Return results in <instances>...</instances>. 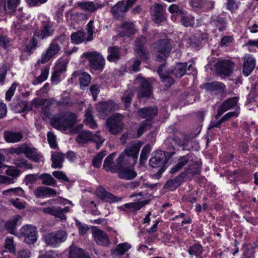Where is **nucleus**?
<instances>
[{
	"label": "nucleus",
	"mask_w": 258,
	"mask_h": 258,
	"mask_svg": "<svg viewBox=\"0 0 258 258\" xmlns=\"http://www.w3.org/2000/svg\"><path fill=\"white\" fill-rule=\"evenodd\" d=\"M120 49L117 46H111L108 48V53L107 59L110 62H116L120 58Z\"/></svg>",
	"instance_id": "obj_35"
},
{
	"label": "nucleus",
	"mask_w": 258,
	"mask_h": 258,
	"mask_svg": "<svg viewBox=\"0 0 258 258\" xmlns=\"http://www.w3.org/2000/svg\"><path fill=\"white\" fill-rule=\"evenodd\" d=\"M151 121L146 119L143 121L138 130V136H141L144 133L150 129Z\"/></svg>",
	"instance_id": "obj_50"
},
{
	"label": "nucleus",
	"mask_w": 258,
	"mask_h": 258,
	"mask_svg": "<svg viewBox=\"0 0 258 258\" xmlns=\"http://www.w3.org/2000/svg\"><path fill=\"white\" fill-rule=\"evenodd\" d=\"M106 155L105 151H101L97 154L92 160V165L94 167L99 168L100 167L102 159Z\"/></svg>",
	"instance_id": "obj_51"
},
{
	"label": "nucleus",
	"mask_w": 258,
	"mask_h": 258,
	"mask_svg": "<svg viewBox=\"0 0 258 258\" xmlns=\"http://www.w3.org/2000/svg\"><path fill=\"white\" fill-rule=\"evenodd\" d=\"M134 93L132 90H127L122 96V101L124 103L125 107H128L131 103Z\"/></svg>",
	"instance_id": "obj_52"
},
{
	"label": "nucleus",
	"mask_w": 258,
	"mask_h": 258,
	"mask_svg": "<svg viewBox=\"0 0 258 258\" xmlns=\"http://www.w3.org/2000/svg\"><path fill=\"white\" fill-rule=\"evenodd\" d=\"M165 64H161L158 69L157 72L162 79V81L165 83V85L168 87L174 84V81L172 78L168 75L169 74L171 73L170 72L168 71L167 72V74H165Z\"/></svg>",
	"instance_id": "obj_30"
},
{
	"label": "nucleus",
	"mask_w": 258,
	"mask_h": 258,
	"mask_svg": "<svg viewBox=\"0 0 258 258\" xmlns=\"http://www.w3.org/2000/svg\"><path fill=\"white\" fill-rule=\"evenodd\" d=\"M116 155L115 153H113L108 156L105 159L103 163V169H104L107 172H111L112 173H115L118 170V165L113 164L114 158Z\"/></svg>",
	"instance_id": "obj_28"
},
{
	"label": "nucleus",
	"mask_w": 258,
	"mask_h": 258,
	"mask_svg": "<svg viewBox=\"0 0 258 258\" xmlns=\"http://www.w3.org/2000/svg\"><path fill=\"white\" fill-rule=\"evenodd\" d=\"M168 153L162 151H157L155 156L149 160V165L153 168H161L157 172L158 176L165 170L166 164L168 160Z\"/></svg>",
	"instance_id": "obj_5"
},
{
	"label": "nucleus",
	"mask_w": 258,
	"mask_h": 258,
	"mask_svg": "<svg viewBox=\"0 0 258 258\" xmlns=\"http://www.w3.org/2000/svg\"><path fill=\"white\" fill-rule=\"evenodd\" d=\"M153 20L156 23H160L165 19V9L161 4H156L153 9Z\"/></svg>",
	"instance_id": "obj_24"
},
{
	"label": "nucleus",
	"mask_w": 258,
	"mask_h": 258,
	"mask_svg": "<svg viewBox=\"0 0 258 258\" xmlns=\"http://www.w3.org/2000/svg\"><path fill=\"white\" fill-rule=\"evenodd\" d=\"M23 193V190L21 187L11 188L3 191V195L5 196H11L12 194L20 195Z\"/></svg>",
	"instance_id": "obj_55"
},
{
	"label": "nucleus",
	"mask_w": 258,
	"mask_h": 258,
	"mask_svg": "<svg viewBox=\"0 0 258 258\" xmlns=\"http://www.w3.org/2000/svg\"><path fill=\"white\" fill-rule=\"evenodd\" d=\"M61 50V47L55 41H52L45 53H43L38 62L45 63L54 57Z\"/></svg>",
	"instance_id": "obj_14"
},
{
	"label": "nucleus",
	"mask_w": 258,
	"mask_h": 258,
	"mask_svg": "<svg viewBox=\"0 0 258 258\" xmlns=\"http://www.w3.org/2000/svg\"><path fill=\"white\" fill-rule=\"evenodd\" d=\"M181 22L185 27L192 26L195 24V18L191 15H187L181 12Z\"/></svg>",
	"instance_id": "obj_44"
},
{
	"label": "nucleus",
	"mask_w": 258,
	"mask_h": 258,
	"mask_svg": "<svg viewBox=\"0 0 258 258\" xmlns=\"http://www.w3.org/2000/svg\"><path fill=\"white\" fill-rule=\"evenodd\" d=\"M18 85V83H14L6 93V100L10 101L12 97L14 95L16 88Z\"/></svg>",
	"instance_id": "obj_56"
},
{
	"label": "nucleus",
	"mask_w": 258,
	"mask_h": 258,
	"mask_svg": "<svg viewBox=\"0 0 258 258\" xmlns=\"http://www.w3.org/2000/svg\"><path fill=\"white\" fill-rule=\"evenodd\" d=\"M92 234L96 242L100 245L106 246L109 243V240L105 232L96 227L92 228Z\"/></svg>",
	"instance_id": "obj_21"
},
{
	"label": "nucleus",
	"mask_w": 258,
	"mask_h": 258,
	"mask_svg": "<svg viewBox=\"0 0 258 258\" xmlns=\"http://www.w3.org/2000/svg\"><path fill=\"white\" fill-rule=\"evenodd\" d=\"M21 219V217L18 215L13 217L5 223L6 229L8 230L11 234L16 235L17 233L16 225Z\"/></svg>",
	"instance_id": "obj_31"
},
{
	"label": "nucleus",
	"mask_w": 258,
	"mask_h": 258,
	"mask_svg": "<svg viewBox=\"0 0 258 258\" xmlns=\"http://www.w3.org/2000/svg\"><path fill=\"white\" fill-rule=\"evenodd\" d=\"M82 56L88 59L89 66L95 71H102L105 66V59L102 55L97 51L86 52Z\"/></svg>",
	"instance_id": "obj_6"
},
{
	"label": "nucleus",
	"mask_w": 258,
	"mask_h": 258,
	"mask_svg": "<svg viewBox=\"0 0 258 258\" xmlns=\"http://www.w3.org/2000/svg\"><path fill=\"white\" fill-rule=\"evenodd\" d=\"M118 108V105L112 101L99 103L96 107L97 110L99 112L105 114L117 110Z\"/></svg>",
	"instance_id": "obj_26"
},
{
	"label": "nucleus",
	"mask_w": 258,
	"mask_h": 258,
	"mask_svg": "<svg viewBox=\"0 0 258 258\" xmlns=\"http://www.w3.org/2000/svg\"><path fill=\"white\" fill-rule=\"evenodd\" d=\"M77 5L82 10L89 12H93L103 6L102 4H97L95 5L93 2H78Z\"/></svg>",
	"instance_id": "obj_29"
},
{
	"label": "nucleus",
	"mask_w": 258,
	"mask_h": 258,
	"mask_svg": "<svg viewBox=\"0 0 258 258\" xmlns=\"http://www.w3.org/2000/svg\"><path fill=\"white\" fill-rule=\"evenodd\" d=\"M16 258H30L31 252L28 249H21L16 254Z\"/></svg>",
	"instance_id": "obj_64"
},
{
	"label": "nucleus",
	"mask_w": 258,
	"mask_h": 258,
	"mask_svg": "<svg viewBox=\"0 0 258 258\" xmlns=\"http://www.w3.org/2000/svg\"><path fill=\"white\" fill-rule=\"evenodd\" d=\"M76 119L75 113L70 112L60 113L53 117L52 126L60 131H65L72 127Z\"/></svg>",
	"instance_id": "obj_2"
},
{
	"label": "nucleus",
	"mask_w": 258,
	"mask_h": 258,
	"mask_svg": "<svg viewBox=\"0 0 258 258\" xmlns=\"http://www.w3.org/2000/svg\"><path fill=\"white\" fill-rule=\"evenodd\" d=\"M122 31L120 33L122 36H128L135 33L134 25L132 22H124L122 25Z\"/></svg>",
	"instance_id": "obj_42"
},
{
	"label": "nucleus",
	"mask_w": 258,
	"mask_h": 258,
	"mask_svg": "<svg viewBox=\"0 0 258 258\" xmlns=\"http://www.w3.org/2000/svg\"><path fill=\"white\" fill-rule=\"evenodd\" d=\"M149 201H142L135 203H130L124 204V206L127 209H133L135 211L140 210L143 207L147 205Z\"/></svg>",
	"instance_id": "obj_47"
},
{
	"label": "nucleus",
	"mask_w": 258,
	"mask_h": 258,
	"mask_svg": "<svg viewBox=\"0 0 258 258\" xmlns=\"http://www.w3.org/2000/svg\"><path fill=\"white\" fill-rule=\"evenodd\" d=\"M189 143L196 144L192 142L187 135H183L179 132H176L172 136H169L165 141V144L169 150H173L171 152V155L175 153V147L177 145L179 147H183V150H190Z\"/></svg>",
	"instance_id": "obj_3"
},
{
	"label": "nucleus",
	"mask_w": 258,
	"mask_h": 258,
	"mask_svg": "<svg viewBox=\"0 0 258 258\" xmlns=\"http://www.w3.org/2000/svg\"><path fill=\"white\" fill-rule=\"evenodd\" d=\"M97 196L104 201L111 200L112 202H118L121 200V198L115 197L111 194L106 191L104 188H100L97 191Z\"/></svg>",
	"instance_id": "obj_37"
},
{
	"label": "nucleus",
	"mask_w": 258,
	"mask_h": 258,
	"mask_svg": "<svg viewBox=\"0 0 258 258\" xmlns=\"http://www.w3.org/2000/svg\"><path fill=\"white\" fill-rule=\"evenodd\" d=\"M191 158V156L190 154H187L180 157L178 159L177 163L171 168L170 172L174 173L181 170L189 162Z\"/></svg>",
	"instance_id": "obj_33"
},
{
	"label": "nucleus",
	"mask_w": 258,
	"mask_h": 258,
	"mask_svg": "<svg viewBox=\"0 0 258 258\" xmlns=\"http://www.w3.org/2000/svg\"><path fill=\"white\" fill-rule=\"evenodd\" d=\"M210 24L216 27L220 32L225 31L227 26L226 19L219 16L213 15L210 22Z\"/></svg>",
	"instance_id": "obj_27"
},
{
	"label": "nucleus",
	"mask_w": 258,
	"mask_h": 258,
	"mask_svg": "<svg viewBox=\"0 0 258 258\" xmlns=\"http://www.w3.org/2000/svg\"><path fill=\"white\" fill-rule=\"evenodd\" d=\"M233 40V37L231 36H225L222 38L220 45L221 47H225L230 45Z\"/></svg>",
	"instance_id": "obj_63"
},
{
	"label": "nucleus",
	"mask_w": 258,
	"mask_h": 258,
	"mask_svg": "<svg viewBox=\"0 0 258 258\" xmlns=\"http://www.w3.org/2000/svg\"><path fill=\"white\" fill-rule=\"evenodd\" d=\"M194 70L192 64L187 66L186 62L178 63L174 66V69L170 72L173 76L176 78H181L186 74L187 71H191Z\"/></svg>",
	"instance_id": "obj_20"
},
{
	"label": "nucleus",
	"mask_w": 258,
	"mask_h": 258,
	"mask_svg": "<svg viewBox=\"0 0 258 258\" xmlns=\"http://www.w3.org/2000/svg\"><path fill=\"white\" fill-rule=\"evenodd\" d=\"M25 156L35 162H39L42 158L41 155L37 153L36 149L31 148L28 145L26 150Z\"/></svg>",
	"instance_id": "obj_39"
},
{
	"label": "nucleus",
	"mask_w": 258,
	"mask_h": 258,
	"mask_svg": "<svg viewBox=\"0 0 258 258\" xmlns=\"http://www.w3.org/2000/svg\"><path fill=\"white\" fill-rule=\"evenodd\" d=\"M189 174L195 175L196 173L194 171H191L188 168H185L183 172L180 173L175 178L167 181L165 185V187L170 190H174L183 181L186 175Z\"/></svg>",
	"instance_id": "obj_13"
},
{
	"label": "nucleus",
	"mask_w": 258,
	"mask_h": 258,
	"mask_svg": "<svg viewBox=\"0 0 258 258\" xmlns=\"http://www.w3.org/2000/svg\"><path fill=\"white\" fill-rule=\"evenodd\" d=\"M256 64L255 59L250 54H245L243 57V74L248 76L255 68Z\"/></svg>",
	"instance_id": "obj_16"
},
{
	"label": "nucleus",
	"mask_w": 258,
	"mask_h": 258,
	"mask_svg": "<svg viewBox=\"0 0 258 258\" xmlns=\"http://www.w3.org/2000/svg\"><path fill=\"white\" fill-rule=\"evenodd\" d=\"M151 151V148L150 145H146L142 149L140 155V161L141 164H144L147 161L149 155Z\"/></svg>",
	"instance_id": "obj_49"
},
{
	"label": "nucleus",
	"mask_w": 258,
	"mask_h": 258,
	"mask_svg": "<svg viewBox=\"0 0 258 258\" xmlns=\"http://www.w3.org/2000/svg\"><path fill=\"white\" fill-rule=\"evenodd\" d=\"M4 138L8 143H16L20 141L23 136L20 132H5Z\"/></svg>",
	"instance_id": "obj_38"
},
{
	"label": "nucleus",
	"mask_w": 258,
	"mask_h": 258,
	"mask_svg": "<svg viewBox=\"0 0 258 258\" xmlns=\"http://www.w3.org/2000/svg\"><path fill=\"white\" fill-rule=\"evenodd\" d=\"M76 223L78 227L79 233L82 235L85 234L89 230L88 226L86 224H82L78 220H76Z\"/></svg>",
	"instance_id": "obj_57"
},
{
	"label": "nucleus",
	"mask_w": 258,
	"mask_h": 258,
	"mask_svg": "<svg viewBox=\"0 0 258 258\" xmlns=\"http://www.w3.org/2000/svg\"><path fill=\"white\" fill-rule=\"evenodd\" d=\"M52 167L61 168L64 161V155L61 152H53L51 154Z\"/></svg>",
	"instance_id": "obj_36"
},
{
	"label": "nucleus",
	"mask_w": 258,
	"mask_h": 258,
	"mask_svg": "<svg viewBox=\"0 0 258 258\" xmlns=\"http://www.w3.org/2000/svg\"><path fill=\"white\" fill-rule=\"evenodd\" d=\"M39 178L42 179V184L49 186H55L56 184V180L48 173H44L40 175Z\"/></svg>",
	"instance_id": "obj_45"
},
{
	"label": "nucleus",
	"mask_w": 258,
	"mask_h": 258,
	"mask_svg": "<svg viewBox=\"0 0 258 258\" xmlns=\"http://www.w3.org/2000/svg\"><path fill=\"white\" fill-rule=\"evenodd\" d=\"M34 195L38 198L45 197V186H40L35 188Z\"/></svg>",
	"instance_id": "obj_60"
},
{
	"label": "nucleus",
	"mask_w": 258,
	"mask_h": 258,
	"mask_svg": "<svg viewBox=\"0 0 258 258\" xmlns=\"http://www.w3.org/2000/svg\"><path fill=\"white\" fill-rule=\"evenodd\" d=\"M20 235L24 241L28 244L35 243L38 239V232L37 227L31 224H26L20 229Z\"/></svg>",
	"instance_id": "obj_8"
},
{
	"label": "nucleus",
	"mask_w": 258,
	"mask_h": 258,
	"mask_svg": "<svg viewBox=\"0 0 258 258\" xmlns=\"http://www.w3.org/2000/svg\"><path fill=\"white\" fill-rule=\"evenodd\" d=\"M92 112L93 108L92 107L89 106L85 111V120L91 128H95L97 126V125L93 119Z\"/></svg>",
	"instance_id": "obj_43"
},
{
	"label": "nucleus",
	"mask_w": 258,
	"mask_h": 258,
	"mask_svg": "<svg viewBox=\"0 0 258 258\" xmlns=\"http://www.w3.org/2000/svg\"><path fill=\"white\" fill-rule=\"evenodd\" d=\"M70 208L66 207L64 208H61L59 207H51L43 209V212L53 215L56 218H59L61 220H65L66 216L64 213L69 212Z\"/></svg>",
	"instance_id": "obj_18"
},
{
	"label": "nucleus",
	"mask_w": 258,
	"mask_h": 258,
	"mask_svg": "<svg viewBox=\"0 0 258 258\" xmlns=\"http://www.w3.org/2000/svg\"><path fill=\"white\" fill-rule=\"evenodd\" d=\"M47 140L51 148L55 149L57 147V144L56 143V138L52 133H48Z\"/></svg>",
	"instance_id": "obj_61"
},
{
	"label": "nucleus",
	"mask_w": 258,
	"mask_h": 258,
	"mask_svg": "<svg viewBox=\"0 0 258 258\" xmlns=\"http://www.w3.org/2000/svg\"><path fill=\"white\" fill-rule=\"evenodd\" d=\"M154 50L164 56H166L171 50V44L168 39H161L153 45Z\"/></svg>",
	"instance_id": "obj_15"
},
{
	"label": "nucleus",
	"mask_w": 258,
	"mask_h": 258,
	"mask_svg": "<svg viewBox=\"0 0 258 258\" xmlns=\"http://www.w3.org/2000/svg\"><path fill=\"white\" fill-rule=\"evenodd\" d=\"M216 67L219 74L229 76L232 73L234 64L230 60H224L217 62Z\"/></svg>",
	"instance_id": "obj_17"
},
{
	"label": "nucleus",
	"mask_w": 258,
	"mask_h": 258,
	"mask_svg": "<svg viewBox=\"0 0 258 258\" xmlns=\"http://www.w3.org/2000/svg\"><path fill=\"white\" fill-rule=\"evenodd\" d=\"M93 21L91 20L89 21V22L87 25V30L88 33V36L86 38V40L88 41H91L93 37V29L94 27L93 26Z\"/></svg>",
	"instance_id": "obj_58"
},
{
	"label": "nucleus",
	"mask_w": 258,
	"mask_h": 258,
	"mask_svg": "<svg viewBox=\"0 0 258 258\" xmlns=\"http://www.w3.org/2000/svg\"><path fill=\"white\" fill-rule=\"evenodd\" d=\"M146 42V38L142 36L137 38L135 41L136 56L142 60H147L150 56L149 51L144 46Z\"/></svg>",
	"instance_id": "obj_11"
},
{
	"label": "nucleus",
	"mask_w": 258,
	"mask_h": 258,
	"mask_svg": "<svg viewBox=\"0 0 258 258\" xmlns=\"http://www.w3.org/2000/svg\"><path fill=\"white\" fill-rule=\"evenodd\" d=\"M132 166L118 167V170L116 172L118 173V177L121 179L126 180H132L135 178L137 174Z\"/></svg>",
	"instance_id": "obj_22"
},
{
	"label": "nucleus",
	"mask_w": 258,
	"mask_h": 258,
	"mask_svg": "<svg viewBox=\"0 0 258 258\" xmlns=\"http://www.w3.org/2000/svg\"><path fill=\"white\" fill-rule=\"evenodd\" d=\"M76 141L79 144H84L88 143L89 141H92L97 144V148L98 149V145L103 143L104 140L102 139L99 132L95 134H93L89 131H83L79 133L77 137Z\"/></svg>",
	"instance_id": "obj_9"
},
{
	"label": "nucleus",
	"mask_w": 258,
	"mask_h": 258,
	"mask_svg": "<svg viewBox=\"0 0 258 258\" xmlns=\"http://www.w3.org/2000/svg\"><path fill=\"white\" fill-rule=\"evenodd\" d=\"M131 247V245L127 243L119 244L115 249H111V254L114 257H120L124 254Z\"/></svg>",
	"instance_id": "obj_34"
},
{
	"label": "nucleus",
	"mask_w": 258,
	"mask_h": 258,
	"mask_svg": "<svg viewBox=\"0 0 258 258\" xmlns=\"http://www.w3.org/2000/svg\"><path fill=\"white\" fill-rule=\"evenodd\" d=\"M142 143H132L120 154L116 160L119 167L134 166L137 162Z\"/></svg>",
	"instance_id": "obj_1"
},
{
	"label": "nucleus",
	"mask_w": 258,
	"mask_h": 258,
	"mask_svg": "<svg viewBox=\"0 0 258 258\" xmlns=\"http://www.w3.org/2000/svg\"><path fill=\"white\" fill-rule=\"evenodd\" d=\"M188 251L190 255L200 256L203 251V247L199 243H195L190 246Z\"/></svg>",
	"instance_id": "obj_48"
},
{
	"label": "nucleus",
	"mask_w": 258,
	"mask_h": 258,
	"mask_svg": "<svg viewBox=\"0 0 258 258\" xmlns=\"http://www.w3.org/2000/svg\"><path fill=\"white\" fill-rule=\"evenodd\" d=\"M224 87V85L222 83L218 82L207 83L204 84V88L212 93H220L223 90Z\"/></svg>",
	"instance_id": "obj_32"
},
{
	"label": "nucleus",
	"mask_w": 258,
	"mask_h": 258,
	"mask_svg": "<svg viewBox=\"0 0 258 258\" xmlns=\"http://www.w3.org/2000/svg\"><path fill=\"white\" fill-rule=\"evenodd\" d=\"M87 255L81 248L74 245H72L70 247V258H85Z\"/></svg>",
	"instance_id": "obj_41"
},
{
	"label": "nucleus",
	"mask_w": 258,
	"mask_h": 258,
	"mask_svg": "<svg viewBox=\"0 0 258 258\" xmlns=\"http://www.w3.org/2000/svg\"><path fill=\"white\" fill-rule=\"evenodd\" d=\"M16 165L20 168L24 169H32V164L29 163L27 161L23 158H19L15 161Z\"/></svg>",
	"instance_id": "obj_54"
},
{
	"label": "nucleus",
	"mask_w": 258,
	"mask_h": 258,
	"mask_svg": "<svg viewBox=\"0 0 258 258\" xmlns=\"http://www.w3.org/2000/svg\"><path fill=\"white\" fill-rule=\"evenodd\" d=\"M27 107V102L25 100H16L11 104V109L16 113L23 112Z\"/></svg>",
	"instance_id": "obj_40"
},
{
	"label": "nucleus",
	"mask_w": 258,
	"mask_h": 258,
	"mask_svg": "<svg viewBox=\"0 0 258 258\" xmlns=\"http://www.w3.org/2000/svg\"><path fill=\"white\" fill-rule=\"evenodd\" d=\"M238 100L237 97H234L225 100L218 110L217 114L215 116L216 119L220 117L224 112L235 106L237 104Z\"/></svg>",
	"instance_id": "obj_23"
},
{
	"label": "nucleus",
	"mask_w": 258,
	"mask_h": 258,
	"mask_svg": "<svg viewBox=\"0 0 258 258\" xmlns=\"http://www.w3.org/2000/svg\"><path fill=\"white\" fill-rule=\"evenodd\" d=\"M68 237V233L64 230L51 232L46 234L44 239L45 243L52 247L58 246L64 242Z\"/></svg>",
	"instance_id": "obj_7"
},
{
	"label": "nucleus",
	"mask_w": 258,
	"mask_h": 258,
	"mask_svg": "<svg viewBox=\"0 0 258 258\" xmlns=\"http://www.w3.org/2000/svg\"><path fill=\"white\" fill-rule=\"evenodd\" d=\"M81 87H86L90 83L91 77L86 73H82L79 78Z\"/></svg>",
	"instance_id": "obj_53"
},
{
	"label": "nucleus",
	"mask_w": 258,
	"mask_h": 258,
	"mask_svg": "<svg viewBox=\"0 0 258 258\" xmlns=\"http://www.w3.org/2000/svg\"><path fill=\"white\" fill-rule=\"evenodd\" d=\"M49 74V69L47 68H45L44 70H42L41 74L39 76L37 77L36 81L38 83H40L45 80H46V79L48 77Z\"/></svg>",
	"instance_id": "obj_59"
},
{
	"label": "nucleus",
	"mask_w": 258,
	"mask_h": 258,
	"mask_svg": "<svg viewBox=\"0 0 258 258\" xmlns=\"http://www.w3.org/2000/svg\"><path fill=\"white\" fill-rule=\"evenodd\" d=\"M128 10L124 2L123 1H119L111 7L110 12L116 19L122 20L125 16V13Z\"/></svg>",
	"instance_id": "obj_19"
},
{
	"label": "nucleus",
	"mask_w": 258,
	"mask_h": 258,
	"mask_svg": "<svg viewBox=\"0 0 258 258\" xmlns=\"http://www.w3.org/2000/svg\"><path fill=\"white\" fill-rule=\"evenodd\" d=\"M135 84L139 86L138 96L149 97L152 93L150 84L144 78L139 76L135 81Z\"/></svg>",
	"instance_id": "obj_12"
},
{
	"label": "nucleus",
	"mask_w": 258,
	"mask_h": 258,
	"mask_svg": "<svg viewBox=\"0 0 258 258\" xmlns=\"http://www.w3.org/2000/svg\"><path fill=\"white\" fill-rule=\"evenodd\" d=\"M86 33L82 31H78L71 35L72 41L76 44H79L85 40Z\"/></svg>",
	"instance_id": "obj_46"
},
{
	"label": "nucleus",
	"mask_w": 258,
	"mask_h": 258,
	"mask_svg": "<svg viewBox=\"0 0 258 258\" xmlns=\"http://www.w3.org/2000/svg\"><path fill=\"white\" fill-rule=\"evenodd\" d=\"M53 27L52 24L50 23H44L42 26L41 33L38 34H35L34 35L30 43L27 46V50L29 52H31L36 48L37 44L36 36H37L39 39L43 40L52 36L54 33V29Z\"/></svg>",
	"instance_id": "obj_4"
},
{
	"label": "nucleus",
	"mask_w": 258,
	"mask_h": 258,
	"mask_svg": "<svg viewBox=\"0 0 258 258\" xmlns=\"http://www.w3.org/2000/svg\"><path fill=\"white\" fill-rule=\"evenodd\" d=\"M4 172H5L8 175L12 176L13 177H16L18 176L19 175V171L13 167H10L7 168V167L4 170Z\"/></svg>",
	"instance_id": "obj_62"
},
{
	"label": "nucleus",
	"mask_w": 258,
	"mask_h": 258,
	"mask_svg": "<svg viewBox=\"0 0 258 258\" xmlns=\"http://www.w3.org/2000/svg\"><path fill=\"white\" fill-rule=\"evenodd\" d=\"M122 119L123 116L118 113L114 114L108 118L106 123L109 132L113 135L119 134L123 126Z\"/></svg>",
	"instance_id": "obj_10"
},
{
	"label": "nucleus",
	"mask_w": 258,
	"mask_h": 258,
	"mask_svg": "<svg viewBox=\"0 0 258 258\" xmlns=\"http://www.w3.org/2000/svg\"><path fill=\"white\" fill-rule=\"evenodd\" d=\"M157 113L158 108L154 106L144 107L138 111L139 115L140 117L150 121L157 115Z\"/></svg>",
	"instance_id": "obj_25"
}]
</instances>
